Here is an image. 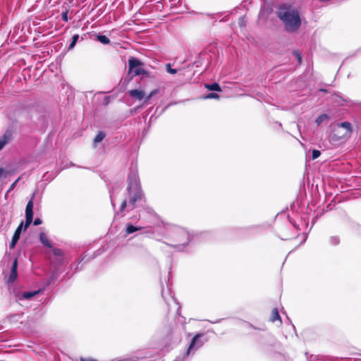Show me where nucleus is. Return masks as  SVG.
Masks as SVG:
<instances>
[{"instance_id":"obj_32","label":"nucleus","mask_w":361,"mask_h":361,"mask_svg":"<svg viewBox=\"0 0 361 361\" xmlns=\"http://www.w3.org/2000/svg\"><path fill=\"white\" fill-rule=\"evenodd\" d=\"M126 207H127V200H124L122 202L121 204V207H120V212H123V211L126 209Z\"/></svg>"},{"instance_id":"obj_18","label":"nucleus","mask_w":361,"mask_h":361,"mask_svg":"<svg viewBox=\"0 0 361 361\" xmlns=\"http://www.w3.org/2000/svg\"><path fill=\"white\" fill-rule=\"evenodd\" d=\"M276 320L281 321V317H280V315H279L277 308H275L272 310L271 316V321L272 322H274Z\"/></svg>"},{"instance_id":"obj_11","label":"nucleus","mask_w":361,"mask_h":361,"mask_svg":"<svg viewBox=\"0 0 361 361\" xmlns=\"http://www.w3.org/2000/svg\"><path fill=\"white\" fill-rule=\"evenodd\" d=\"M39 240L45 247H52V245H51V243L49 242L45 233H44V232L40 233Z\"/></svg>"},{"instance_id":"obj_29","label":"nucleus","mask_w":361,"mask_h":361,"mask_svg":"<svg viewBox=\"0 0 361 361\" xmlns=\"http://www.w3.org/2000/svg\"><path fill=\"white\" fill-rule=\"evenodd\" d=\"M20 177L18 178L10 186L9 189L7 191V193L10 192L11 190H13L14 189V188L16 187L17 183L20 180Z\"/></svg>"},{"instance_id":"obj_13","label":"nucleus","mask_w":361,"mask_h":361,"mask_svg":"<svg viewBox=\"0 0 361 361\" xmlns=\"http://www.w3.org/2000/svg\"><path fill=\"white\" fill-rule=\"evenodd\" d=\"M329 118H329V116L327 114H322L319 115V116L317 118V119H316L315 122H316V123H317V126H319V125H321L323 122H324V121H328L329 120Z\"/></svg>"},{"instance_id":"obj_30","label":"nucleus","mask_w":361,"mask_h":361,"mask_svg":"<svg viewBox=\"0 0 361 361\" xmlns=\"http://www.w3.org/2000/svg\"><path fill=\"white\" fill-rule=\"evenodd\" d=\"M8 175V172L3 168L0 167V178H6Z\"/></svg>"},{"instance_id":"obj_14","label":"nucleus","mask_w":361,"mask_h":361,"mask_svg":"<svg viewBox=\"0 0 361 361\" xmlns=\"http://www.w3.org/2000/svg\"><path fill=\"white\" fill-rule=\"evenodd\" d=\"M106 135L103 131H99L94 139V147L99 142H101L105 137Z\"/></svg>"},{"instance_id":"obj_16","label":"nucleus","mask_w":361,"mask_h":361,"mask_svg":"<svg viewBox=\"0 0 361 361\" xmlns=\"http://www.w3.org/2000/svg\"><path fill=\"white\" fill-rule=\"evenodd\" d=\"M141 229H142L141 227H137V226H134L132 224H128L126 227V233L131 234V233H133L135 231H140Z\"/></svg>"},{"instance_id":"obj_27","label":"nucleus","mask_w":361,"mask_h":361,"mask_svg":"<svg viewBox=\"0 0 361 361\" xmlns=\"http://www.w3.org/2000/svg\"><path fill=\"white\" fill-rule=\"evenodd\" d=\"M293 55L296 57V59H297V60L298 61V63L300 64L302 63V57H301V55L299 53V51H293Z\"/></svg>"},{"instance_id":"obj_33","label":"nucleus","mask_w":361,"mask_h":361,"mask_svg":"<svg viewBox=\"0 0 361 361\" xmlns=\"http://www.w3.org/2000/svg\"><path fill=\"white\" fill-rule=\"evenodd\" d=\"M42 223V221L39 218H36L34 221V225L38 226Z\"/></svg>"},{"instance_id":"obj_9","label":"nucleus","mask_w":361,"mask_h":361,"mask_svg":"<svg viewBox=\"0 0 361 361\" xmlns=\"http://www.w3.org/2000/svg\"><path fill=\"white\" fill-rule=\"evenodd\" d=\"M128 94L133 98L138 100H142L144 98L145 92L140 90H131L128 91Z\"/></svg>"},{"instance_id":"obj_3","label":"nucleus","mask_w":361,"mask_h":361,"mask_svg":"<svg viewBox=\"0 0 361 361\" xmlns=\"http://www.w3.org/2000/svg\"><path fill=\"white\" fill-rule=\"evenodd\" d=\"M352 133V126L350 122L345 121L336 125L331 132V138L338 141L350 137Z\"/></svg>"},{"instance_id":"obj_34","label":"nucleus","mask_w":361,"mask_h":361,"mask_svg":"<svg viewBox=\"0 0 361 361\" xmlns=\"http://www.w3.org/2000/svg\"><path fill=\"white\" fill-rule=\"evenodd\" d=\"M81 361H97L94 359H81Z\"/></svg>"},{"instance_id":"obj_25","label":"nucleus","mask_w":361,"mask_h":361,"mask_svg":"<svg viewBox=\"0 0 361 361\" xmlns=\"http://www.w3.org/2000/svg\"><path fill=\"white\" fill-rule=\"evenodd\" d=\"M166 71H167L168 73H169L171 74H176L177 73V70L174 69V68H172L171 67V64L170 63L166 64Z\"/></svg>"},{"instance_id":"obj_22","label":"nucleus","mask_w":361,"mask_h":361,"mask_svg":"<svg viewBox=\"0 0 361 361\" xmlns=\"http://www.w3.org/2000/svg\"><path fill=\"white\" fill-rule=\"evenodd\" d=\"M330 243L333 245H336L340 243V239L337 236H332L330 238Z\"/></svg>"},{"instance_id":"obj_8","label":"nucleus","mask_w":361,"mask_h":361,"mask_svg":"<svg viewBox=\"0 0 361 361\" xmlns=\"http://www.w3.org/2000/svg\"><path fill=\"white\" fill-rule=\"evenodd\" d=\"M17 267H18V259L16 258L13 262L10 275H9V278H8V282L11 283H13L17 278V276H18Z\"/></svg>"},{"instance_id":"obj_17","label":"nucleus","mask_w":361,"mask_h":361,"mask_svg":"<svg viewBox=\"0 0 361 361\" xmlns=\"http://www.w3.org/2000/svg\"><path fill=\"white\" fill-rule=\"evenodd\" d=\"M97 39L103 44H108L110 43V39L106 35H97Z\"/></svg>"},{"instance_id":"obj_2","label":"nucleus","mask_w":361,"mask_h":361,"mask_svg":"<svg viewBox=\"0 0 361 361\" xmlns=\"http://www.w3.org/2000/svg\"><path fill=\"white\" fill-rule=\"evenodd\" d=\"M127 190L129 197V207L133 209L136 202L144 198L137 169H131L128 177Z\"/></svg>"},{"instance_id":"obj_35","label":"nucleus","mask_w":361,"mask_h":361,"mask_svg":"<svg viewBox=\"0 0 361 361\" xmlns=\"http://www.w3.org/2000/svg\"><path fill=\"white\" fill-rule=\"evenodd\" d=\"M320 91L324 92H326V90H325V89H320Z\"/></svg>"},{"instance_id":"obj_31","label":"nucleus","mask_w":361,"mask_h":361,"mask_svg":"<svg viewBox=\"0 0 361 361\" xmlns=\"http://www.w3.org/2000/svg\"><path fill=\"white\" fill-rule=\"evenodd\" d=\"M158 92V90H152L149 94L148 96L146 97L145 98V102H147L148 100H149L151 99V97L152 96H154V94H156Z\"/></svg>"},{"instance_id":"obj_23","label":"nucleus","mask_w":361,"mask_h":361,"mask_svg":"<svg viewBox=\"0 0 361 361\" xmlns=\"http://www.w3.org/2000/svg\"><path fill=\"white\" fill-rule=\"evenodd\" d=\"M54 255L57 257H62L63 255V252L61 249L59 248H54L53 249Z\"/></svg>"},{"instance_id":"obj_19","label":"nucleus","mask_w":361,"mask_h":361,"mask_svg":"<svg viewBox=\"0 0 361 361\" xmlns=\"http://www.w3.org/2000/svg\"><path fill=\"white\" fill-rule=\"evenodd\" d=\"M37 293H38V291L25 292L22 295V298L28 300V299L32 298L33 296H35Z\"/></svg>"},{"instance_id":"obj_4","label":"nucleus","mask_w":361,"mask_h":361,"mask_svg":"<svg viewBox=\"0 0 361 361\" xmlns=\"http://www.w3.org/2000/svg\"><path fill=\"white\" fill-rule=\"evenodd\" d=\"M171 238L176 243L174 245L176 247L185 246L190 240L189 233L184 228L180 227L174 228L171 233Z\"/></svg>"},{"instance_id":"obj_1","label":"nucleus","mask_w":361,"mask_h":361,"mask_svg":"<svg viewBox=\"0 0 361 361\" xmlns=\"http://www.w3.org/2000/svg\"><path fill=\"white\" fill-rule=\"evenodd\" d=\"M276 13L288 32H295L301 26L300 13L293 6L283 4L278 7Z\"/></svg>"},{"instance_id":"obj_12","label":"nucleus","mask_w":361,"mask_h":361,"mask_svg":"<svg viewBox=\"0 0 361 361\" xmlns=\"http://www.w3.org/2000/svg\"><path fill=\"white\" fill-rule=\"evenodd\" d=\"M200 337V335L197 334V335H196V336H195L192 339L191 343H190V346H189V348H188V352H187V353H188V354H189V353H190V350H191L193 348H195L196 345H197V348H198V347H200V346H201V345H202V344H201V343H200V344L197 345V342H198V340H199Z\"/></svg>"},{"instance_id":"obj_28","label":"nucleus","mask_w":361,"mask_h":361,"mask_svg":"<svg viewBox=\"0 0 361 361\" xmlns=\"http://www.w3.org/2000/svg\"><path fill=\"white\" fill-rule=\"evenodd\" d=\"M321 154V152L320 151L317 150V149H314L312 151V159H316L317 158H318Z\"/></svg>"},{"instance_id":"obj_20","label":"nucleus","mask_w":361,"mask_h":361,"mask_svg":"<svg viewBox=\"0 0 361 361\" xmlns=\"http://www.w3.org/2000/svg\"><path fill=\"white\" fill-rule=\"evenodd\" d=\"M20 316H21V314H11L7 317V319L11 323L16 322L18 320V319L20 317Z\"/></svg>"},{"instance_id":"obj_7","label":"nucleus","mask_w":361,"mask_h":361,"mask_svg":"<svg viewBox=\"0 0 361 361\" xmlns=\"http://www.w3.org/2000/svg\"><path fill=\"white\" fill-rule=\"evenodd\" d=\"M23 221H21V223L18 226V228H16V230L13 235L11 242L9 245L10 249H13L15 247L16 243H18V241L20 238V233L23 229Z\"/></svg>"},{"instance_id":"obj_6","label":"nucleus","mask_w":361,"mask_h":361,"mask_svg":"<svg viewBox=\"0 0 361 361\" xmlns=\"http://www.w3.org/2000/svg\"><path fill=\"white\" fill-rule=\"evenodd\" d=\"M33 200L32 198L27 202L25 208V224L24 230H26L33 220Z\"/></svg>"},{"instance_id":"obj_24","label":"nucleus","mask_w":361,"mask_h":361,"mask_svg":"<svg viewBox=\"0 0 361 361\" xmlns=\"http://www.w3.org/2000/svg\"><path fill=\"white\" fill-rule=\"evenodd\" d=\"M68 10L67 8L65 9L61 13L62 20L65 22H68L69 18L68 17Z\"/></svg>"},{"instance_id":"obj_5","label":"nucleus","mask_w":361,"mask_h":361,"mask_svg":"<svg viewBox=\"0 0 361 361\" xmlns=\"http://www.w3.org/2000/svg\"><path fill=\"white\" fill-rule=\"evenodd\" d=\"M143 65L142 62L135 57H130L128 59L129 71L128 74L132 73L133 76L145 75H147V71L143 69L141 66Z\"/></svg>"},{"instance_id":"obj_15","label":"nucleus","mask_w":361,"mask_h":361,"mask_svg":"<svg viewBox=\"0 0 361 361\" xmlns=\"http://www.w3.org/2000/svg\"><path fill=\"white\" fill-rule=\"evenodd\" d=\"M205 87L207 90H209L217 91V92H221V87L216 82H214V83H212V84H206L205 85Z\"/></svg>"},{"instance_id":"obj_21","label":"nucleus","mask_w":361,"mask_h":361,"mask_svg":"<svg viewBox=\"0 0 361 361\" xmlns=\"http://www.w3.org/2000/svg\"><path fill=\"white\" fill-rule=\"evenodd\" d=\"M78 39H79V35H78V34L74 35L72 37L71 42V44L69 45V49H73L75 47V45L77 43Z\"/></svg>"},{"instance_id":"obj_10","label":"nucleus","mask_w":361,"mask_h":361,"mask_svg":"<svg viewBox=\"0 0 361 361\" xmlns=\"http://www.w3.org/2000/svg\"><path fill=\"white\" fill-rule=\"evenodd\" d=\"M12 134L11 132L7 131L1 138H0V150L8 142V141L11 139Z\"/></svg>"},{"instance_id":"obj_26","label":"nucleus","mask_w":361,"mask_h":361,"mask_svg":"<svg viewBox=\"0 0 361 361\" xmlns=\"http://www.w3.org/2000/svg\"><path fill=\"white\" fill-rule=\"evenodd\" d=\"M205 99H219V96L216 93H209L204 97Z\"/></svg>"}]
</instances>
